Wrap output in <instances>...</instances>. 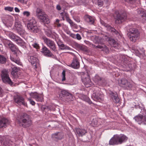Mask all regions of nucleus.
I'll list each match as a JSON object with an SVG mask.
<instances>
[{
    "instance_id": "obj_1",
    "label": "nucleus",
    "mask_w": 146,
    "mask_h": 146,
    "mask_svg": "<svg viewBox=\"0 0 146 146\" xmlns=\"http://www.w3.org/2000/svg\"><path fill=\"white\" fill-rule=\"evenodd\" d=\"M2 41L4 45L8 47L13 52V54L11 55L10 59L11 61L15 62L19 65L21 64L20 59L18 57L19 53H21L16 46L10 40L6 39H3Z\"/></svg>"
},
{
    "instance_id": "obj_2",
    "label": "nucleus",
    "mask_w": 146,
    "mask_h": 146,
    "mask_svg": "<svg viewBox=\"0 0 146 146\" xmlns=\"http://www.w3.org/2000/svg\"><path fill=\"white\" fill-rule=\"evenodd\" d=\"M127 139L128 137L124 134L115 135L110 140L109 144L111 145L121 144L125 142Z\"/></svg>"
},
{
    "instance_id": "obj_3",
    "label": "nucleus",
    "mask_w": 146,
    "mask_h": 146,
    "mask_svg": "<svg viewBox=\"0 0 146 146\" xmlns=\"http://www.w3.org/2000/svg\"><path fill=\"white\" fill-rule=\"evenodd\" d=\"M18 121L20 126L24 127H29L32 124L30 115L26 113H23L18 117Z\"/></svg>"
},
{
    "instance_id": "obj_4",
    "label": "nucleus",
    "mask_w": 146,
    "mask_h": 146,
    "mask_svg": "<svg viewBox=\"0 0 146 146\" xmlns=\"http://www.w3.org/2000/svg\"><path fill=\"white\" fill-rule=\"evenodd\" d=\"M127 35L131 41L135 42L139 38L140 34L137 29L129 28L127 30Z\"/></svg>"
},
{
    "instance_id": "obj_5",
    "label": "nucleus",
    "mask_w": 146,
    "mask_h": 146,
    "mask_svg": "<svg viewBox=\"0 0 146 146\" xmlns=\"http://www.w3.org/2000/svg\"><path fill=\"white\" fill-rule=\"evenodd\" d=\"M133 119L139 125H146V110L143 109Z\"/></svg>"
},
{
    "instance_id": "obj_6",
    "label": "nucleus",
    "mask_w": 146,
    "mask_h": 146,
    "mask_svg": "<svg viewBox=\"0 0 146 146\" xmlns=\"http://www.w3.org/2000/svg\"><path fill=\"white\" fill-rule=\"evenodd\" d=\"M27 27L30 32L34 33H38L40 30L37 26L36 21L34 17L29 20L27 23Z\"/></svg>"
},
{
    "instance_id": "obj_7",
    "label": "nucleus",
    "mask_w": 146,
    "mask_h": 146,
    "mask_svg": "<svg viewBox=\"0 0 146 146\" xmlns=\"http://www.w3.org/2000/svg\"><path fill=\"white\" fill-rule=\"evenodd\" d=\"M115 23L117 24H121L127 19V15L124 11H116L115 12Z\"/></svg>"
},
{
    "instance_id": "obj_8",
    "label": "nucleus",
    "mask_w": 146,
    "mask_h": 146,
    "mask_svg": "<svg viewBox=\"0 0 146 146\" xmlns=\"http://www.w3.org/2000/svg\"><path fill=\"white\" fill-rule=\"evenodd\" d=\"M1 77L3 82L11 86H13L14 83L11 81L9 76L8 70L6 69L3 70L1 72Z\"/></svg>"
},
{
    "instance_id": "obj_9",
    "label": "nucleus",
    "mask_w": 146,
    "mask_h": 146,
    "mask_svg": "<svg viewBox=\"0 0 146 146\" xmlns=\"http://www.w3.org/2000/svg\"><path fill=\"white\" fill-rule=\"evenodd\" d=\"M36 12V16L42 21L47 24L49 23L50 21L48 16L44 12H42L41 9L37 8Z\"/></svg>"
},
{
    "instance_id": "obj_10",
    "label": "nucleus",
    "mask_w": 146,
    "mask_h": 146,
    "mask_svg": "<svg viewBox=\"0 0 146 146\" xmlns=\"http://www.w3.org/2000/svg\"><path fill=\"white\" fill-rule=\"evenodd\" d=\"M123 61V66L126 68L125 71H128L134 70L136 67V64L134 63L131 64L126 58H124Z\"/></svg>"
},
{
    "instance_id": "obj_11",
    "label": "nucleus",
    "mask_w": 146,
    "mask_h": 146,
    "mask_svg": "<svg viewBox=\"0 0 146 146\" xmlns=\"http://www.w3.org/2000/svg\"><path fill=\"white\" fill-rule=\"evenodd\" d=\"M43 39L45 43L54 52L57 51L56 45L54 41L45 36L43 37Z\"/></svg>"
},
{
    "instance_id": "obj_12",
    "label": "nucleus",
    "mask_w": 146,
    "mask_h": 146,
    "mask_svg": "<svg viewBox=\"0 0 146 146\" xmlns=\"http://www.w3.org/2000/svg\"><path fill=\"white\" fill-rule=\"evenodd\" d=\"M120 85L127 89L129 90L133 86L134 83L132 82H128L127 80L123 79L121 80Z\"/></svg>"
},
{
    "instance_id": "obj_13",
    "label": "nucleus",
    "mask_w": 146,
    "mask_h": 146,
    "mask_svg": "<svg viewBox=\"0 0 146 146\" xmlns=\"http://www.w3.org/2000/svg\"><path fill=\"white\" fill-rule=\"evenodd\" d=\"M59 96L63 99L66 98H68L67 97L71 100L73 99L72 94L70 93L68 90H61Z\"/></svg>"
},
{
    "instance_id": "obj_14",
    "label": "nucleus",
    "mask_w": 146,
    "mask_h": 146,
    "mask_svg": "<svg viewBox=\"0 0 146 146\" xmlns=\"http://www.w3.org/2000/svg\"><path fill=\"white\" fill-rule=\"evenodd\" d=\"M13 17L7 15L5 18L2 21L4 25L7 28L11 27L13 24Z\"/></svg>"
},
{
    "instance_id": "obj_15",
    "label": "nucleus",
    "mask_w": 146,
    "mask_h": 146,
    "mask_svg": "<svg viewBox=\"0 0 146 146\" xmlns=\"http://www.w3.org/2000/svg\"><path fill=\"white\" fill-rule=\"evenodd\" d=\"M103 97V93L99 90H95L92 96V98L95 101L101 100Z\"/></svg>"
},
{
    "instance_id": "obj_16",
    "label": "nucleus",
    "mask_w": 146,
    "mask_h": 146,
    "mask_svg": "<svg viewBox=\"0 0 146 146\" xmlns=\"http://www.w3.org/2000/svg\"><path fill=\"white\" fill-rule=\"evenodd\" d=\"M94 80L96 83L100 86H104L107 83L106 81L104 78H102L97 75L94 77Z\"/></svg>"
},
{
    "instance_id": "obj_17",
    "label": "nucleus",
    "mask_w": 146,
    "mask_h": 146,
    "mask_svg": "<svg viewBox=\"0 0 146 146\" xmlns=\"http://www.w3.org/2000/svg\"><path fill=\"white\" fill-rule=\"evenodd\" d=\"M68 66L75 69H78L80 67V63L78 58L74 56L73 58L71 64Z\"/></svg>"
},
{
    "instance_id": "obj_18",
    "label": "nucleus",
    "mask_w": 146,
    "mask_h": 146,
    "mask_svg": "<svg viewBox=\"0 0 146 146\" xmlns=\"http://www.w3.org/2000/svg\"><path fill=\"white\" fill-rule=\"evenodd\" d=\"M85 75L82 76V80L85 87L88 88L92 85V83L91 81L89 76H87V77H84Z\"/></svg>"
},
{
    "instance_id": "obj_19",
    "label": "nucleus",
    "mask_w": 146,
    "mask_h": 146,
    "mask_svg": "<svg viewBox=\"0 0 146 146\" xmlns=\"http://www.w3.org/2000/svg\"><path fill=\"white\" fill-rule=\"evenodd\" d=\"M14 99L15 102L20 106L23 105L25 106L26 104L24 102V98L21 96L16 95L14 97Z\"/></svg>"
},
{
    "instance_id": "obj_20",
    "label": "nucleus",
    "mask_w": 146,
    "mask_h": 146,
    "mask_svg": "<svg viewBox=\"0 0 146 146\" xmlns=\"http://www.w3.org/2000/svg\"><path fill=\"white\" fill-rule=\"evenodd\" d=\"M28 60L31 63L35 68H37V65L38 64V60L36 56H30V58H28Z\"/></svg>"
},
{
    "instance_id": "obj_21",
    "label": "nucleus",
    "mask_w": 146,
    "mask_h": 146,
    "mask_svg": "<svg viewBox=\"0 0 146 146\" xmlns=\"http://www.w3.org/2000/svg\"><path fill=\"white\" fill-rule=\"evenodd\" d=\"M105 38L107 41L109 42L112 46L115 49H118L119 47V44L114 39L107 36H105Z\"/></svg>"
},
{
    "instance_id": "obj_22",
    "label": "nucleus",
    "mask_w": 146,
    "mask_h": 146,
    "mask_svg": "<svg viewBox=\"0 0 146 146\" xmlns=\"http://www.w3.org/2000/svg\"><path fill=\"white\" fill-rule=\"evenodd\" d=\"M75 133L78 137H82L87 133V131L86 129L80 128H76L75 131Z\"/></svg>"
},
{
    "instance_id": "obj_23",
    "label": "nucleus",
    "mask_w": 146,
    "mask_h": 146,
    "mask_svg": "<svg viewBox=\"0 0 146 146\" xmlns=\"http://www.w3.org/2000/svg\"><path fill=\"white\" fill-rule=\"evenodd\" d=\"M138 13L141 14L140 18L141 21L143 23L146 22V11L142 9H139L137 11Z\"/></svg>"
},
{
    "instance_id": "obj_24",
    "label": "nucleus",
    "mask_w": 146,
    "mask_h": 146,
    "mask_svg": "<svg viewBox=\"0 0 146 146\" xmlns=\"http://www.w3.org/2000/svg\"><path fill=\"white\" fill-rule=\"evenodd\" d=\"M110 96L113 101L115 103H118L119 102L120 99L116 92H110Z\"/></svg>"
},
{
    "instance_id": "obj_25",
    "label": "nucleus",
    "mask_w": 146,
    "mask_h": 146,
    "mask_svg": "<svg viewBox=\"0 0 146 146\" xmlns=\"http://www.w3.org/2000/svg\"><path fill=\"white\" fill-rule=\"evenodd\" d=\"M41 50V52L46 56L51 57L53 56V54L45 46H43Z\"/></svg>"
},
{
    "instance_id": "obj_26",
    "label": "nucleus",
    "mask_w": 146,
    "mask_h": 146,
    "mask_svg": "<svg viewBox=\"0 0 146 146\" xmlns=\"http://www.w3.org/2000/svg\"><path fill=\"white\" fill-rule=\"evenodd\" d=\"M84 19V21L90 25H94L95 19L94 17L90 16L88 15H85Z\"/></svg>"
},
{
    "instance_id": "obj_27",
    "label": "nucleus",
    "mask_w": 146,
    "mask_h": 146,
    "mask_svg": "<svg viewBox=\"0 0 146 146\" xmlns=\"http://www.w3.org/2000/svg\"><path fill=\"white\" fill-rule=\"evenodd\" d=\"M6 35L8 36L12 40L15 42L17 40L19 36L13 33L10 31L7 32Z\"/></svg>"
},
{
    "instance_id": "obj_28",
    "label": "nucleus",
    "mask_w": 146,
    "mask_h": 146,
    "mask_svg": "<svg viewBox=\"0 0 146 146\" xmlns=\"http://www.w3.org/2000/svg\"><path fill=\"white\" fill-rule=\"evenodd\" d=\"M9 123V121L7 119L3 118L0 120V128L6 127Z\"/></svg>"
},
{
    "instance_id": "obj_29",
    "label": "nucleus",
    "mask_w": 146,
    "mask_h": 146,
    "mask_svg": "<svg viewBox=\"0 0 146 146\" xmlns=\"http://www.w3.org/2000/svg\"><path fill=\"white\" fill-rule=\"evenodd\" d=\"M57 44L59 48L61 50H72L71 48L67 46L66 45L64 44L61 42H58Z\"/></svg>"
},
{
    "instance_id": "obj_30",
    "label": "nucleus",
    "mask_w": 146,
    "mask_h": 146,
    "mask_svg": "<svg viewBox=\"0 0 146 146\" xmlns=\"http://www.w3.org/2000/svg\"><path fill=\"white\" fill-rule=\"evenodd\" d=\"M133 50H134L136 55L140 57H143L145 55V50L143 48H142L140 49L141 52H140L137 49H133Z\"/></svg>"
},
{
    "instance_id": "obj_31",
    "label": "nucleus",
    "mask_w": 146,
    "mask_h": 146,
    "mask_svg": "<svg viewBox=\"0 0 146 146\" xmlns=\"http://www.w3.org/2000/svg\"><path fill=\"white\" fill-rule=\"evenodd\" d=\"M45 34L47 36L53 39L56 38V34L54 32L52 31L51 30H48L45 31Z\"/></svg>"
},
{
    "instance_id": "obj_32",
    "label": "nucleus",
    "mask_w": 146,
    "mask_h": 146,
    "mask_svg": "<svg viewBox=\"0 0 146 146\" xmlns=\"http://www.w3.org/2000/svg\"><path fill=\"white\" fill-rule=\"evenodd\" d=\"M19 70V69L16 67L13 66L12 67L11 73L12 76L14 78H18L17 73Z\"/></svg>"
},
{
    "instance_id": "obj_33",
    "label": "nucleus",
    "mask_w": 146,
    "mask_h": 146,
    "mask_svg": "<svg viewBox=\"0 0 146 146\" xmlns=\"http://www.w3.org/2000/svg\"><path fill=\"white\" fill-rule=\"evenodd\" d=\"M53 137L57 141L61 139L63 137L62 134L59 132L54 133L52 135Z\"/></svg>"
},
{
    "instance_id": "obj_34",
    "label": "nucleus",
    "mask_w": 146,
    "mask_h": 146,
    "mask_svg": "<svg viewBox=\"0 0 146 146\" xmlns=\"http://www.w3.org/2000/svg\"><path fill=\"white\" fill-rule=\"evenodd\" d=\"M15 42L18 45L23 48H26V43L19 37Z\"/></svg>"
},
{
    "instance_id": "obj_35",
    "label": "nucleus",
    "mask_w": 146,
    "mask_h": 146,
    "mask_svg": "<svg viewBox=\"0 0 146 146\" xmlns=\"http://www.w3.org/2000/svg\"><path fill=\"white\" fill-rule=\"evenodd\" d=\"M96 47L98 48L101 49V50L105 53H108L109 52L108 48L105 45H103L102 46L98 45Z\"/></svg>"
},
{
    "instance_id": "obj_36",
    "label": "nucleus",
    "mask_w": 146,
    "mask_h": 146,
    "mask_svg": "<svg viewBox=\"0 0 146 146\" xmlns=\"http://www.w3.org/2000/svg\"><path fill=\"white\" fill-rule=\"evenodd\" d=\"M108 30L110 31L113 35H115L117 36L119 35V33L114 28L111 26H108Z\"/></svg>"
},
{
    "instance_id": "obj_37",
    "label": "nucleus",
    "mask_w": 146,
    "mask_h": 146,
    "mask_svg": "<svg viewBox=\"0 0 146 146\" xmlns=\"http://www.w3.org/2000/svg\"><path fill=\"white\" fill-rule=\"evenodd\" d=\"M7 60L6 58L3 55H0V64H4Z\"/></svg>"
},
{
    "instance_id": "obj_38",
    "label": "nucleus",
    "mask_w": 146,
    "mask_h": 146,
    "mask_svg": "<svg viewBox=\"0 0 146 146\" xmlns=\"http://www.w3.org/2000/svg\"><path fill=\"white\" fill-rule=\"evenodd\" d=\"M14 26L15 27V29H16L15 30H17V29H21L22 27L21 22L18 21L15 22Z\"/></svg>"
},
{
    "instance_id": "obj_39",
    "label": "nucleus",
    "mask_w": 146,
    "mask_h": 146,
    "mask_svg": "<svg viewBox=\"0 0 146 146\" xmlns=\"http://www.w3.org/2000/svg\"><path fill=\"white\" fill-rule=\"evenodd\" d=\"M12 141L9 138L5 139V140L4 142L3 145L4 146H9L11 144Z\"/></svg>"
},
{
    "instance_id": "obj_40",
    "label": "nucleus",
    "mask_w": 146,
    "mask_h": 146,
    "mask_svg": "<svg viewBox=\"0 0 146 146\" xmlns=\"http://www.w3.org/2000/svg\"><path fill=\"white\" fill-rule=\"evenodd\" d=\"M108 1V0H97L98 5L99 7H102L104 5V2H106Z\"/></svg>"
},
{
    "instance_id": "obj_41",
    "label": "nucleus",
    "mask_w": 146,
    "mask_h": 146,
    "mask_svg": "<svg viewBox=\"0 0 146 146\" xmlns=\"http://www.w3.org/2000/svg\"><path fill=\"white\" fill-rule=\"evenodd\" d=\"M37 97L35 99L36 101L40 102H42L43 101V98L42 95L38 94Z\"/></svg>"
},
{
    "instance_id": "obj_42",
    "label": "nucleus",
    "mask_w": 146,
    "mask_h": 146,
    "mask_svg": "<svg viewBox=\"0 0 146 146\" xmlns=\"http://www.w3.org/2000/svg\"><path fill=\"white\" fill-rule=\"evenodd\" d=\"M16 31L20 36H22L25 33V31L22 28L15 30Z\"/></svg>"
},
{
    "instance_id": "obj_43",
    "label": "nucleus",
    "mask_w": 146,
    "mask_h": 146,
    "mask_svg": "<svg viewBox=\"0 0 146 146\" xmlns=\"http://www.w3.org/2000/svg\"><path fill=\"white\" fill-rule=\"evenodd\" d=\"M65 15L67 21L70 23L71 26L73 23V22L68 17V15L67 13H65Z\"/></svg>"
},
{
    "instance_id": "obj_44",
    "label": "nucleus",
    "mask_w": 146,
    "mask_h": 146,
    "mask_svg": "<svg viewBox=\"0 0 146 146\" xmlns=\"http://www.w3.org/2000/svg\"><path fill=\"white\" fill-rule=\"evenodd\" d=\"M29 95L32 98L36 99L37 96L38 95V94L36 92H31L29 93Z\"/></svg>"
},
{
    "instance_id": "obj_45",
    "label": "nucleus",
    "mask_w": 146,
    "mask_h": 146,
    "mask_svg": "<svg viewBox=\"0 0 146 146\" xmlns=\"http://www.w3.org/2000/svg\"><path fill=\"white\" fill-rule=\"evenodd\" d=\"M84 100L87 102L88 103L90 104L92 103L89 98L86 96H84L83 98Z\"/></svg>"
},
{
    "instance_id": "obj_46",
    "label": "nucleus",
    "mask_w": 146,
    "mask_h": 146,
    "mask_svg": "<svg viewBox=\"0 0 146 146\" xmlns=\"http://www.w3.org/2000/svg\"><path fill=\"white\" fill-rule=\"evenodd\" d=\"M60 4L63 6L66 7L68 5V3L64 0H61Z\"/></svg>"
},
{
    "instance_id": "obj_47",
    "label": "nucleus",
    "mask_w": 146,
    "mask_h": 146,
    "mask_svg": "<svg viewBox=\"0 0 146 146\" xmlns=\"http://www.w3.org/2000/svg\"><path fill=\"white\" fill-rule=\"evenodd\" d=\"M76 45L79 49L83 50H84L85 47L83 46L78 44H77Z\"/></svg>"
},
{
    "instance_id": "obj_48",
    "label": "nucleus",
    "mask_w": 146,
    "mask_h": 146,
    "mask_svg": "<svg viewBox=\"0 0 146 146\" xmlns=\"http://www.w3.org/2000/svg\"><path fill=\"white\" fill-rule=\"evenodd\" d=\"M5 9L10 12L12 11L13 10V8L10 7H5Z\"/></svg>"
},
{
    "instance_id": "obj_49",
    "label": "nucleus",
    "mask_w": 146,
    "mask_h": 146,
    "mask_svg": "<svg viewBox=\"0 0 146 146\" xmlns=\"http://www.w3.org/2000/svg\"><path fill=\"white\" fill-rule=\"evenodd\" d=\"M62 81H64L66 79L65 78V71L64 70H63L62 73Z\"/></svg>"
},
{
    "instance_id": "obj_50",
    "label": "nucleus",
    "mask_w": 146,
    "mask_h": 146,
    "mask_svg": "<svg viewBox=\"0 0 146 146\" xmlns=\"http://www.w3.org/2000/svg\"><path fill=\"white\" fill-rule=\"evenodd\" d=\"M23 15L24 16L28 17L30 16V12L27 11H25L23 12Z\"/></svg>"
},
{
    "instance_id": "obj_51",
    "label": "nucleus",
    "mask_w": 146,
    "mask_h": 146,
    "mask_svg": "<svg viewBox=\"0 0 146 146\" xmlns=\"http://www.w3.org/2000/svg\"><path fill=\"white\" fill-rule=\"evenodd\" d=\"M17 1L18 2H19L23 4H26L27 2V1H25V0H17Z\"/></svg>"
},
{
    "instance_id": "obj_52",
    "label": "nucleus",
    "mask_w": 146,
    "mask_h": 146,
    "mask_svg": "<svg viewBox=\"0 0 146 146\" xmlns=\"http://www.w3.org/2000/svg\"><path fill=\"white\" fill-rule=\"evenodd\" d=\"M101 23L105 27H106L107 28V29H108V26H110V25H108L106 23L104 22L103 21H101Z\"/></svg>"
},
{
    "instance_id": "obj_53",
    "label": "nucleus",
    "mask_w": 146,
    "mask_h": 146,
    "mask_svg": "<svg viewBox=\"0 0 146 146\" xmlns=\"http://www.w3.org/2000/svg\"><path fill=\"white\" fill-rule=\"evenodd\" d=\"M125 1L131 4L133 3L137 0H124Z\"/></svg>"
},
{
    "instance_id": "obj_54",
    "label": "nucleus",
    "mask_w": 146,
    "mask_h": 146,
    "mask_svg": "<svg viewBox=\"0 0 146 146\" xmlns=\"http://www.w3.org/2000/svg\"><path fill=\"white\" fill-rule=\"evenodd\" d=\"M76 38L78 40H80L82 39V37L79 34L77 33L76 34Z\"/></svg>"
},
{
    "instance_id": "obj_55",
    "label": "nucleus",
    "mask_w": 146,
    "mask_h": 146,
    "mask_svg": "<svg viewBox=\"0 0 146 146\" xmlns=\"http://www.w3.org/2000/svg\"><path fill=\"white\" fill-rule=\"evenodd\" d=\"M71 27L72 28L76 29H77L78 28V25L76 24H75L74 23H73L71 25Z\"/></svg>"
},
{
    "instance_id": "obj_56",
    "label": "nucleus",
    "mask_w": 146,
    "mask_h": 146,
    "mask_svg": "<svg viewBox=\"0 0 146 146\" xmlns=\"http://www.w3.org/2000/svg\"><path fill=\"white\" fill-rule=\"evenodd\" d=\"M77 1L78 4L80 5H82L85 3L84 0H77Z\"/></svg>"
},
{
    "instance_id": "obj_57",
    "label": "nucleus",
    "mask_w": 146,
    "mask_h": 146,
    "mask_svg": "<svg viewBox=\"0 0 146 146\" xmlns=\"http://www.w3.org/2000/svg\"><path fill=\"white\" fill-rule=\"evenodd\" d=\"M29 101L31 104L32 105L34 106L35 105V102L31 100V99H29Z\"/></svg>"
},
{
    "instance_id": "obj_58",
    "label": "nucleus",
    "mask_w": 146,
    "mask_h": 146,
    "mask_svg": "<svg viewBox=\"0 0 146 146\" xmlns=\"http://www.w3.org/2000/svg\"><path fill=\"white\" fill-rule=\"evenodd\" d=\"M65 13L64 12H62L60 13V14L61 15V16H62V19L63 20H64V17L66 18V16L65 15Z\"/></svg>"
},
{
    "instance_id": "obj_59",
    "label": "nucleus",
    "mask_w": 146,
    "mask_h": 146,
    "mask_svg": "<svg viewBox=\"0 0 146 146\" xmlns=\"http://www.w3.org/2000/svg\"><path fill=\"white\" fill-rule=\"evenodd\" d=\"M74 19L75 21L78 23H79L80 22V19L78 17H75L74 18Z\"/></svg>"
},
{
    "instance_id": "obj_60",
    "label": "nucleus",
    "mask_w": 146,
    "mask_h": 146,
    "mask_svg": "<svg viewBox=\"0 0 146 146\" xmlns=\"http://www.w3.org/2000/svg\"><path fill=\"white\" fill-rule=\"evenodd\" d=\"M32 45L34 48H39V45L36 43H35L34 44H32Z\"/></svg>"
},
{
    "instance_id": "obj_61",
    "label": "nucleus",
    "mask_w": 146,
    "mask_h": 146,
    "mask_svg": "<svg viewBox=\"0 0 146 146\" xmlns=\"http://www.w3.org/2000/svg\"><path fill=\"white\" fill-rule=\"evenodd\" d=\"M56 9L58 11H60L61 9L60 5L59 4H58L56 5Z\"/></svg>"
},
{
    "instance_id": "obj_62",
    "label": "nucleus",
    "mask_w": 146,
    "mask_h": 146,
    "mask_svg": "<svg viewBox=\"0 0 146 146\" xmlns=\"http://www.w3.org/2000/svg\"><path fill=\"white\" fill-rule=\"evenodd\" d=\"M70 36L74 38H76V35L73 33H71L70 35Z\"/></svg>"
},
{
    "instance_id": "obj_63",
    "label": "nucleus",
    "mask_w": 146,
    "mask_h": 146,
    "mask_svg": "<svg viewBox=\"0 0 146 146\" xmlns=\"http://www.w3.org/2000/svg\"><path fill=\"white\" fill-rule=\"evenodd\" d=\"M15 11L16 12L19 13L20 12L19 9L17 7H15Z\"/></svg>"
},
{
    "instance_id": "obj_64",
    "label": "nucleus",
    "mask_w": 146,
    "mask_h": 146,
    "mask_svg": "<svg viewBox=\"0 0 146 146\" xmlns=\"http://www.w3.org/2000/svg\"><path fill=\"white\" fill-rule=\"evenodd\" d=\"M2 93V90L1 88L0 87V96L1 97L3 96Z\"/></svg>"
}]
</instances>
